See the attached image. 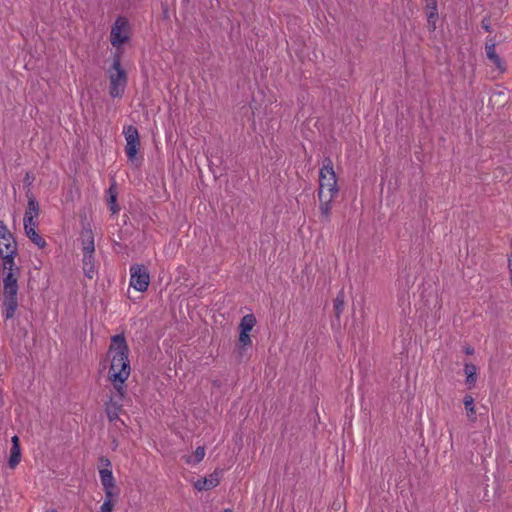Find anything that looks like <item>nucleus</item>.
Segmentation results:
<instances>
[{"instance_id":"1","label":"nucleus","mask_w":512,"mask_h":512,"mask_svg":"<svg viewBox=\"0 0 512 512\" xmlns=\"http://www.w3.org/2000/svg\"><path fill=\"white\" fill-rule=\"evenodd\" d=\"M129 352V346L123 333L111 337L108 349V355L112 354L109 380L121 396L127 394L125 382L131 373Z\"/></svg>"},{"instance_id":"2","label":"nucleus","mask_w":512,"mask_h":512,"mask_svg":"<svg viewBox=\"0 0 512 512\" xmlns=\"http://www.w3.org/2000/svg\"><path fill=\"white\" fill-rule=\"evenodd\" d=\"M121 60L122 52L116 50L113 53L112 65L107 70L109 76V95L112 98H121L128 83V74L122 67Z\"/></svg>"},{"instance_id":"3","label":"nucleus","mask_w":512,"mask_h":512,"mask_svg":"<svg viewBox=\"0 0 512 512\" xmlns=\"http://www.w3.org/2000/svg\"><path fill=\"white\" fill-rule=\"evenodd\" d=\"M128 27V19L124 16H118L111 28L110 42L113 47L117 48V50H119V48L130 39L127 34Z\"/></svg>"},{"instance_id":"4","label":"nucleus","mask_w":512,"mask_h":512,"mask_svg":"<svg viewBox=\"0 0 512 512\" xmlns=\"http://www.w3.org/2000/svg\"><path fill=\"white\" fill-rule=\"evenodd\" d=\"M150 284L148 269L141 264H133L130 267V286L139 292H145Z\"/></svg>"},{"instance_id":"5","label":"nucleus","mask_w":512,"mask_h":512,"mask_svg":"<svg viewBox=\"0 0 512 512\" xmlns=\"http://www.w3.org/2000/svg\"><path fill=\"white\" fill-rule=\"evenodd\" d=\"M18 286H8L3 287L2 290V308H3V316L5 319H11L14 317V314L18 307Z\"/></svg>"},{"instance_id":"6","label":"nucleus","mask_w":512,"mask_h":512,"mask_svg":"<svg viewBox=\"0 0 512 512\" xmlns=\"http://www.w3.org/2000/svg\"><path fill=\"white\" fill-rule=\"evenodd\" d=\"M123 134L126 139L125 152L129 161H134L140 148L138 129L133 125L124 126Z\"/></svg>"},{"instance_id":"7","label":"nucleus","mask_w":512,"mask_h":512,"mask_svg":"<svg viewBox=\"0 0 512 512\" xmlns=\"http://www.w3.org/2000/svg\"><path fill=\"white\" fill-rule=\"evenodd\" d=\"M125 396H121L118 392L115 397H111L109 401L105 404V412L109 422H119L120 424L126 426L123 420L119 418V413L122 411L123 407V399Z\"/></svg>"},{"instance_id":"8","label":"nucleus","mask_w":512,"mask_h":512,"mask_svg":"<svg viewBox=\"0 0 512 512\" xmlns=\"http://www.w3.org/2000/svg\"><path fill=\"white\" fill-rule=\"evenodd\" d=\"M327 189L329 196L331 198H335L339 193V187L337 185V176H328L325 177L323 175H319V188L318 191H321V195H326L324 190Z\"/></svg>"},{"instance_id":"9","label":"nucleus","mask_w":512,"mask_h":512,"mask_svg":"<svg viewBox=\"0 0 512 512\" xmlns=\"http://www.w3.org/2000/svg\"><path fill=\"white\" fill-rule=\"evenodd\" d=\"M221 474H222V470L216 469L208 477L198 479L194 483L195 489L202 491V490H210V489L215 488L220 483Z\"/></svg>"},{"instance_id":"10","label":"nucleus","mask_w":512,"mask_h":512,"mask_svg":"<svg viewBox=\"0 0 512 512\" xmlns=\"http://www.w3.org/2000/svg\"><path fill=\"white\" fill-rule=\"evenodd\" d=\"M495 46H496V43L492 38H490L486 41L485 50H486L487 58L497 67V69L500 72H504V71H506V64L500 58V56L496 53Z\"/></svg>"},{"instance_id":"11","label":"nucleus","mask_w":512,"mask_h":512,"mask_svg":"<svg viewBox=\"0 0 512 512\" xmlns=\"http://www.w3.org/2000/svg\"><path fill=\"white\" fill-rule=\"evenodd\" d=\"M319 199V210H320V221L322 223H329L331 220L332 201L334 198L331 196L321 195V191H318Z\"/></svg>"},{"instance_id":"12","label":"nucleus","mask_w":512,"mask_h":512,"mask_svg":"<svg viewBox=\"0 0 512 512\" xmlns=\"http://www.w3.org/2000/svg\"><path fill=\"white\" fill-rule=\"evenodd\" d=\"M425 2V12L427 16V26L429 31L436 30V22L438 20V9H437V0H424Z\"/></svg>"},{"instance_id":"13","label":"nucleus","mask_w":512,"mask_h":512,"mask_svg":"<svg viewBox=\"0 0 512 512\" xmlns=\"http://www.w3.org/2000/svg\"><path fill=\"white\" fill-rule=\"evenodd\" d=\"M80 239L83 253L88 254L95 252L94 235L89 224H87V227H83Z\"/></svg>"},{"instance_id":"14","label":"nucleus","mask_w":512,"mask_h":512,"mask_svg":"<svg viewBox=\"0 0 512 512\" xmlns=\"http://www.w3.org/2000/svg\"><path fill=\"white\" fill-rule=\"evenodd\" d=\"M12 446L10 449V457L8 460V465L10 468H15L21 461V447L20 440L17 435H14L11 439Z\"/></svg>"},{"instance_id":"15","label":"nucleus","mask_w":512,"mask_h":512,"mask_svg":"<svg viewBox=\"0 0 512 512\" xmlns=\"http://www.w3.org/2000/svg\"><path fill=\"white\" fill-rule=\"evenodd\" d=\"M249 333L250 332L239 331V338L236 343L237 360L239 362L242 361L244 352L247 350V348L252 346V340Z\"/></svg>"},{"instance_id":"16","label":"nucleus","mask_w":512,"mask_h":512,"mask_svg":"<svg viewBox=\"0 0 512 512\" xmlns=\"http://www.w3.org/2000/svg\"><path fill=\"white\" fill-rule=\"evenodd\" d=\"M118 190L116 187V183L113 182L108 190L106 191V201L109 207V210L112 214H116L120 211V206L117 203Z\"/></svg>"},{"instance_id":"17","label":"nucleus","mask_w":512,"mask_h":512,"mask_svg":"<svg viewBox=\"0 0 512 512\" xmlns=\"http://www.w3.org/2000/svg\"><path fill=\"white\" fill-rule=\"evenodd\" d=\"M26 197H27L28 203H27V208H26L25 214L33 215L36 218H38V216L40 214V206H39V203H38L35 195L32 193L31 189H28L26 191Z\"/></svg>"},{"instance_id":"18","label":"nucleus","mask_w":512,"mask_h":512,"mask_svg":"<svg viewBox=\"0 0 512 512\" xmlns=\"http://www.w3.org/2000/svg\"><path fill=\"white\" fill-rule=\"evenodd\" d=\"M99 475L103 488H116L115 479L111 469L100 468Z\"/></svg>"},{"instance_id":"19","label":"nucleus","mask_w":512,"mask_h":512,"mask_svg":"<svg viewBox=\"0 0 512 512\" xmlns=\"http://www.w3.org/2000/svg\"><path fill=\"white\" fill-rule=\"evenodd\" d=\"M83 270L85 276H87L89 279L93 278L94 272H95V265H94V253H83Z\"/></svg>"},{"instance_id":"20","label":"nucleus","mask_w":512,"mask_h":512,"mask_svg":"<svg viewBox=\"0 0 512 512\" xmlns=\"http://www.w3.org/2000/svg\"><path fill=\"white\" fill-rule=\"evenodd\" d=\"M464 372L466 374L465 382L471 388L477 381V367L473 363H465Z\"/></svg>"},{"instance_id":"21","label":"nucleus","mask_w":512,"mask_h":512,"mask_svg":"<svg viewBox=\"0 0 512 512\" xmlns=\"http://www.w3.org/2000/svg\"><path fill=\"white\" fill-rule=\"evenodd\" d=\"M345 306V294L343 290H340L333 301L334 315L337 320L340 319L341 314L344 311Z\"/></svg>"},{"instance_id":"22","label":"nucleus","mask_w":512,"mask_h":512,"mask_svg":"<svg viewBox=\"0 0 512 512\" xmlns=\"http://www.w3.org/2000/svg\"><path fill=\"white\" fill-rule=\"evenodd\" d=\"M463 403L466 409L467 417L470 421L474 422L477 419L476 410L474 407V399L471 395L466 394Z\"/></svg>"},{"instance_id":"23","label":"nucleus","mask_w":512,"mask_h":512,"mask_svg":"<svg viewBox=\"0 0 512 512\" xmlns=\"http://www.w3.org/2000/svg\"><path fill=\"white\" fill-rule=\"evenodd\" d=\"M256 324V317L254 314L245 315L239 324V331L250 332Z\"/></svg>"},{"instance_id":"24","label":"nucleus","mask_w":512,"mask_h":512,"mask_svg":"<svg viewBox=\"0 0 512 512\" xmlns=\"http://www.w3.org/2000/svg\"><path fill=\"white\" fill-rule=\"evenodd\" d=\"M319 175H323L325 177L336 176V173H335L334 167H333V161L329 156L325 157L323 159V163H322V167L319 171Z\"/></svg>"},{"instance_id":"25","label":"nucleus","mask_w":512,"mask_h":512,"mask_svg":"<svg viewBox=\"0 0 512 512\" xmlns=\"http://www.w3.org/2000/svg\"><path fill=\"white\" fill-rule=\"evenodd\" d=\"M3 276V287L18 286V278L20 273L16 272H2Z\"/></svg>"},{"instance_id":"26","label":"nucleus","mask_w":512,"mask_h":512,"mask_svg":"<svg viewBox=\"0 0 512 512\" xmlns=\"http://www.w3.org/2000/svg\"><path fill=\"white\" fill-rule=\"evenodd\" d=\"M37 219L38 218H36L33 215L24 214L23 225H24L25 233L33 231V230H36V228L38 226V220Z\"/></svg>"},{"instance_id":"27","label":"nucleus","mask_w":512,"mask_h":512,"mask_svg":"<svg viewBox=\"0 0 512 512\" xmlns=\"http://www.w3.org/2000/svg\"><path fill=\"white\" fill-rule=\"evenodd\" d=\"M26 236L30 239L32 243H34L38 248L44 249L47 245L44 238H42L36 230L26 232Z\"/></svg>"},{"instance_id":"28","label":"nucleus","mask_w":512,"mask_h":512,"mask_svg":"<svg viewBox=\"0 0 512 512\" xmlns=\"http://www.w3.org/2000/svg\"><path fill=\"white\" fill-rule=\"evenodd\" d=\"M205 456V449L204 447L202 446H198L196 448V450L194 451L192 457H190L189 459H187V463H192V464H198L199 462H201L203 460Z\"/></svg>"},{"instance_id":"29","label":"nucleus","mask_w":512,"mask_h":512,"mask_svg":"<svg viewBox=\"0 0 512 512\" xmlns=\"http://www.w3.org/2000/svg\"><path fill=\"white\" fill-rule=\"evenodd\" d=\"M13 234L8 230L6 224L0 220V240L12 238Z\"/></svg>"},{"instance_id":"30","label":"nucleus","mask_w":512,"mask_h":512,"mask_svg":"<svg viewBox=\"0 0 512 512\" xmlns=\"http://www.w3.org/2000/svg\"><path fill=\"white\" fill-rule=\"evenodd\" d=\"M1 246L3 245L5 247L6 252L14 250V247H17V242L12 236V238H9V240H0Z\"/></svg>"},{"instance_id":"31","label":"nucleus","mask_w":512,"mask_h":512,"mask_svg":"<svg viewBox=\"0 0 512 512\" xmlns=\"http://www.w3.org/2000/svg\"><path fill=\"white\" fill-rule=\"evenodd\" d=\"M114 489L115 488H103L105 492V500H109L110 502H116V499L114 498L118 497L119 492H113Z\"/></svg>"},{"instance_id":"32","label":"nucleus","mask_w":512,"mask_h":512,"mask_svg":"<svg viewBox=\"0 0 512 512\" xmlns=\"http://www.w3.org/2000/svg\"><path fill=\"white\" fill-rule=\"evenodd\" d=\"M34 180H35V176L31 172H26L24 179H23L24 186L27 187L28 189H30Z\"/></svg>"},{"instance_id":"33","label":"nucleus","mask_w":512,"mask_h":512,"mask_svg":"<svg viewBox=\"0 0 512 512\" xmlns=\"http://www.w3.org/2000/svg\"><path fill=\"white\" fill-rule=\"evenodd\" d=\"M114 505H115V502H110L109 500H104L103 504L100 507V512H112Z\"/></svg>"},{"instance_id":"34","label":"nucleus","mask_w":512,"mask_h":512,"mask_svg":"<svg viewBox=\"0 0 512 512\" xmlns=\"http://www.w3.org/2000/svg\"><path fill=\"white\" fill-rule=\"evenodd\" d=\"M481 27L486 31V32H491L492 29H491V21H490V17H484L481 21Z\"/></svg>"},{"instance_id":"35","label":"nucleus","mask_w":512,"mask_h":512,"mask_svg":"<svg viewBox=\"0 0 512 512\" xmlns=\"http://www.w3.org/2000/svg\"><path fill=\"white\" fill-rule=\"evenodd\" d=\"M99 463L102 466V468H109L111 467V461L106 456H100L99 457Z\"/></svg>"},{"instance_id":"36","label":"nucleus","mask_w":512,"mask_h":512,"mask_svg":"<svg viewBox=\"0 0 512 512\" xmlns=\"http://www.w3.org/2000/svg\"><path fill=\"white\" fill-rule=\"evenodd\" d=\"M463 351L466 355H473L474 354V348L471 345H466L463 348Z\"/></svg>"},{"instance_id":"37","label":"nucleus","mask_w":512,"mask_h":512,"mask_svg":"<svg viewBox=\"0 0 512 512\" xmlns=\"http://www.w3.org/2000/svg\"><path fill=\"white\" fill-rule=\"evenodd\" d=\"M224 512H232L230 509H225Z\"/></svg>"},{"instance_id":"38","label":"nucleus","mask_w":512,"mask_h":512,"mask_svg":"<svg viewBox=\"0 0 512 512\" xmlns=\"http://www.w3.org/2000/svg\"><path fill=\"white\" fill-rule=\"evenodd\" d=\"M183 1H184V2H187V3H189V2H190V0H183Z\"/></svg>"},{"instance_id":"39","label":"nucleus","mask_w":512,"mask_h":512,"mask_svg":"<svg viewBox=\"0 0 512 512\" xmlns=\"http://www.w3.org/2000/svg\"><path fill=\"white\" fill-rule=\"evenodd\" d=\"M50 512H57V510L53 509V510H51Z\"/></svg>"}]
</instances>
